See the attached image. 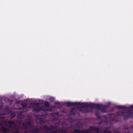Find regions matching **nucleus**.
Listing matches in <instances>:
<instances>
[{
    "instance_id": "obj_1",
    "label": "nucleus",
    "mask_w": 133,
    "mask_h": 133,
    "mask_svg": "<svg viewBox=\"0 0 133 133\" xmlns=\"http://www.w3.org/2000/svg\"><path fill=\"white\" fill-rule=\"evenodd\" d=\"M83 104V103L78 102H75L74 103H72L70 102H68L67 103V104L68 106H70L72 105H81Z\"/></svg>"
},
{
    "instance_id": "obj_2",
    "label": "nucleus",
    "mask_w": 133,
    "mask_h": 133,
    "mask_svg": "<svg viewBox=\"0 0 133 133\" xmlns=\"http://www.w3.org/2000/svg\"><path fill=\"white\" fill-rule=\"evenodd\" d=\"M120 108L124 109L126 111H127L129 110L133 111V105H131L130 106L129 108H128L126 107H125L123 106H120Z\"/></svg>"
},
{
    "instance_id": "obj_3",
    "label": "nucleus",
    "mask_w": 133,
    "mask_h": 133,
    "mask_svg": "<svg viewBox=\"0 0 133 133\" xmlns=\"http://www.w3.org/2000/svg\"><path fill=\"white\" fill-rule=\"evenodd\" d=\"M39 107L38 106H36V107H35V110L36 111H39L40 110V109H38V110L37 109V108H38ZM43 110V109H41L40 110Z\"/></svg>"
},
{
    "instance_id": "obj_4",
    "label": "nucleus",
    "mask_w": 133,
    "mask_h": 133,
    "mask_svg": "<svg viewBox=\"0 0 133 133\" xmlns=\"http://www.w3.org/2000/svg\"><path fill=\"white\" fill-rule=\"evenodd\" d=\"M49 105V103L48 102H45V107H48Z\"/></svg>"
},
{
    "instance_id": "obj_5",
    "label": "nucleus",
    "mask_w": 133,
    "mask_h": 133,
    "mask_svg": "<svg viewBox=\"0 0 133 133\" xmlns=\"http://www.w3.org/2000/svg\"><path fill=\"white\" fill-rule=\"evenodd\" d=\"M22 106L23 107H26V105H24L23 104H22Z\"/></svg>"
}]
</instances>
